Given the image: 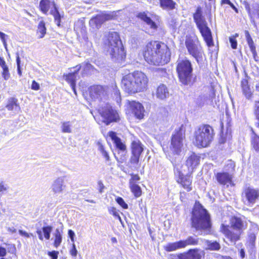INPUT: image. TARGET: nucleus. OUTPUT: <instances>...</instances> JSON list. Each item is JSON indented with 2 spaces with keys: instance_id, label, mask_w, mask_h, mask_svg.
<instances>
[{
  "instance_id": "nucleus-1",
  "label": "nucleus",
  "mask_w": 259,
  "mask_h": 259,
  "mask_svg": "<svg viewBox=\"0 0 259 259\" xmlns=\"http://www.w3.org/2000/svg\"><path fill=\"white\" fill-rule=\"evenodd\" d=\"M143 54L145 61L154 65H163L167 63L171 56L167 45L159 41H152L147 44Z\"/></svg>"
},
{
  "instance_id": "nucleus-2",
  "label": "nucleus",
  "mask_w": 259,
  "mask_h": 259,
  "mask_svg": "<svg viewBox=\"0 0 259 259\" xmlns=\"http://www.w3.org/2000/svg\"><path fill=\"white\" fill-rule=\"evenodd\" d=\"M148 79L142 72L135 71L123 76L121 87L127 93L134 94L146 90Z\"/></svg>"
},
{
  "instance_id": "nucleus-3",
  "label": "nucleus",
  "mask_w": 259,
  "mask_h": 259,
  "mask_svg": "<svg viewBox=\"0 0 259 259\" xmlns=\"http://www.w3.org/2000/svg\"><path fill=\"white\" fill-rule=\"evenodd\" d=\"M106 37L105 44L112 60L114 62L123 60L125 54L118 33L114 31L110 32Z\"/></svg>"
},
{
  "instance_id": "nucleus-4",
  "label": "nucleus",
  "mask_w": 259,
  "mask_h": 259,
  "mask_svg": "<svg viewBox=\"0 0 259 259\" xmlns=\"http://www.w3.org/2000/svg\"><path fill=\"white\" fill-rule=\"evenodd\" d=\"M231 227L235 231H231L229 229V226L222 224L221 231L225 235L231 243L235 244L236 241L240 239V236L243 231L246 229L247 224L241 218L234 217L230 220Z\"/></svg>"
},
{
  "instance_id": "nucleus-5",
  "label": "nucleus",
  "mask_w": 259,
  "mask_h": 259,
  "mask_svg": "<svg viewBox=\"0 0 259 259\" xmlns=\"http://www.w3.org/2000/svg\"><path fill=\"white\" fill-rule=\"evenodd\" d=\"M192 226L197 230H205L211 226L209 214L199 203H196L192 211Z\"/></svg>"
},
{
  "instance_id": "nucleus-6",
  "label": "nucleus",
  "mask_w": 259,
  "mask_h": 259,
  "mask_svg": "<svg viewBox=\"0 0 259 259\" xmlns=\"http://www.w3.org/2000/svg\"><path fill=\"white\" fill-rule=\"evenodd\" d=\"M213 137V130L208 125H202L194 132V144L198 147H206L211 143Z\"/></svg>"
},
{
  "instance_id": "nucleus-7",
  "label": "nucleus",
  "mask_w": 259,
  "mask_h": 259,
  "mask_svg": "<svg viewBox=\"0 0 259 259\" xmlns=\"http://www.w3.org/2000/svg\"><path fill=\"white\" fill-rule=\"evenodd\" d=\"M193 68L191 63L188 60L177 62V71L180 82L185 85L192 83Z\"/></svg>"
},
{
  "instance_id": "nucleus-8",
  "label": "nucleus",
  "mask_w": 259,
  "mask_h": 259,
  "mask_svg": "<svg viewBox=\"0 0 259 259\" xmlns=\"http://www.w3.org/2000/svg\"><path fill=\"white\" fill-rule=\"evenodd\" d=\"M185 45L189 54L194 57L198 63L202 60L203 51L197 39L187 36Z\"/></svg>"
},
{
  "instance_id": "nucleus-9",
  "label": "nucleus",
  "mask_w": 259,
  "mask_h": 259,
  "mask_svg": "<svg viewBox=\"0 0 259 259\" xmlns=\"http://www.w3.org/2000/svg\"><path fill=\"white\" fill-rule=\"evenodd\" d=\"M184 138L185 130L181 126L175 130L171 137L170 149L174 153L179 154L181 151Z\"/></svg>"
},
{
  "instance_id": "nucleus-10",
  "label": "nucleus",
  "mask_w": 259,
  "mask_h": 259,
  "mask_svg": "<svg viewBox=\"0 0 259 259\" xmlns=\"http://www.w3.org/2000/svg\"><path fill=\"white\" fill-rule=\"evenodd\" d=\"M99 112L107 125L112 122H117L120 119L117 111L109 104H106L105 106L100 108Z\"/></svg>"
},
{
  "instance_id": "nucleus-11",
  "label": "nucleus",
  "mask_w": 259,
  "mask_h": 259,
  "mask_svg": "<svg viewBox=\"0 0 259 259\" xmlns=\"http://www.w3.org/2000/svg\"><path fill=\"white\" fill-rule=\"evenodd\" d=\"M110 88L108 86L94 85L89 88L90 97L94 101H102L108 97Z\"/></svg>"
},
{
  "instance_id": "nucleus-12",
  "label": "nucleus",
  "mask_w": 259,
  "mask_h": 259,
  "mask_svg": "<svg viewBox=\"0 0 259 259\" xmlns=\"http://www.w3.org/2000/svg\"><path fill=\"white\" fill-rule=\"evenodd\" d=\"M198 238L189 236L185 240L169 243L165 246L164 248L167 251H173L179 249L185 248L189 245H196L198 244Z\"/></svg>"
},
{
  "instance_id": "nucleus-13",
  "label": "nucleus",
  "mask_w": 259,
  "mask_h": 259,
  "mask_svg": "<svg viewBox=\"0 0 259 259\" xmlns=\"http://www.w3.org/2000/svg\"><path fill=\"white\" fill-rule=\"evenodd\" d=\"M127 104V113L132 114L138 119L144 118L145 110L141 103L135 101H128Z\"/></svg>"
},
{
  "instance_id": "nucleus-14",
  "label": "nucleus",
  "mask_w": 259,
  "mask_h": 259,
  "mask_svg": "<svg viewBox=\"0 0 259 259\" xmlns=\"http://www.w3.org/2000/svg\"><path fill=\"white\" fill-rule=\"evenodd\" d=\"M200 158L194 153L191 154L187 159L186 164L182 166V172L192 174L194 169L199 163Z\"/></svg>"
},
{
  "instance_id": "nucleus-15",
  "label": "nucleus",
  "mask_w": 259,
  "mask_h": 259,
  "mask_svg": "<svg viewBox=\"0 0 259 259\" xmlns=\"http://www.w3.org/2000/svg\"><path fill=\"white\" fill-rule=\"evenodd\" d=\"M243 194L247 201V204L253 205L258 199L259 190L251 187H247L244 189Z\"/></svg>"
},
{
  "instance_id": "nucleus-16",
  "label": "nucleus",
  "mask_w": 259,
  "mask_h": 259,
  "mask_svg": "<svg viewBox=\"0 0 259 259\" xmlns=\"http://www.w3.org/2000/svg\"><path fill=\"white\" fill-rule=\"evenodd\" d=\"M143 151V147L139 141H134L132 143V155L130 161L132 163L138 164L140 156Z\"/></svg>"
},
{
  "instance_id": "nucleus-17",
  "label": "nucleus",
  "mask_w": 259,
  "mask_h": 259,
  "mask_svg": "<svg viewBox=\"0 0 259 259\" xmlns=\"http://www.w3.org/2000/svg\"><path fill=\"white\" fill-rule=\"evenodd\" d=\"M73 68L75 69L74 71L68 74H64L63 78L65 79L66 81L70 83V86L72 89L73 90L74 94L76 95V92L75 88V81L76 80V74L77 72L81 69V66L80 65H76Z\"/></svg>"
},
{
  "instance_id": "nucleus-18",
  "label": "nucleus",
  "mask_w": 259,
  "mask_h": 259,
  "mask_svg": "<svg viewBox=\"0 0 259 259\" xmlns=\"http://www.w3.org/2000/svg\"><path fill=\"white\" fill-rule=\"evenodd\" d=\"M64 178L59 177L54 180L51 185V190L54 194H59L65 189Z\"/></svg>"
},
{
  "instance_id": "nucleus-19",
  "label": "nucleus",
  "mask_w": 259,
  "mask_h": 259,
  "mask_svg": "<svg viewBox=\"0 0 259 259\" xmlns=\"http://www.w3.org/2000/svg\"><path fill=\"white\" fill-rule=\"evenodd\" d=\"M185 174L184 175L182 172H180L177 182L187 191H190L192 190V179L190 177L191 174Z\"/></svg>"
},
{
  "instance_id": "nucleus-20",
  "label": "nucleus",
  "mask_w": 259,
  "mask_h": 259,
  "mask_svg": "<svg viewBox=\"0 0 259 259\" xmlns=\"http://www.w3.org/2000/svg\"><path fill=\"white\" fill-rule=\"evenodd\" d=\"M203 252L198 249H190L187 253L180 254L179 259H201Z\"/></svg>"
},
{
  "instance_id": "nucleus-21",
  "label": "nucleus",
  "mask_w": 259,
  "mask_h": 259,
  "mask_svg": "<svg viewBox=\"0 0 259 259\" xmlns=\"http://www.w3.org/2000/svg\"><path fill=\"white\" fill-rule=\"evenodd\" d=\"M232 174L227 172H219L216 175L218 182L221 185L231 184L232 183Z\"/></svg>"
},
{
  "instance_id": "nucleus-22",
  "label": "nucleus",
  "mask_w": 259,
  "mask_h": 259,
  "mask_svg": "<svg viewBox=\"0 0 259 259\" xmlns=\"http://www.w3.org/2000/svg\"><path fill=\"white\" fill-rule=\"evenodd\" d=\"M199 31L203 36L205 41L208 47L213 46V42L212 38L210 29L208 26L199 29Z\"/></svg>"
},
{
  "instance_id": "nucleus-23",
  "label": "nucleus",
  "mask_w": 259,
  "mask_h": 259,
  "mask_svg": "<svg viewBox=\"0 0 259 259\" xmlns=\"http://www.w3.org/2000/svg\"><path fill=\"white\" fill-rule=\"evenodd\" d=\"M108 136L113 141L117 148L122 151L126 150V146L121 142V139L117 136L116 133L110 132L108 133Z\"/></svg>"
},
{
  "instance_id": "nucleus-24",
  "label": "nucleus",
  "mask_w": 259,
  "mask_h": 259,
  "mask_svg": "<svg viewBox=\"0 0 259 259\" xmlns=\"http://www.w3.org/2000/svg\"><path fill=\"white\" fill-rule=\"evenodd\" d=\"M156 97L160 100H164L169 96V92L167 87L162 84L158 87L156 92Z\"/></svg>"
},
{
  "instance_id": "nucleus-25",
  "label": "nucleus",
  "mask_w": 259,
  "mask_h": 259,
  "mask_svg": "<svg viewBox=\"0 0 259 259\" xmlns=\"http://www.w3.org/2000/svg\"><path fill=\"white\" fill-rule=\"evenodd\" d=\"M105 22L102 13H101L91 19L89 24L91 26L99 29Z\"/></svg>"
},
{
  "instance_id": "nucleus-26",
  "label": "nucleus",
  "mask_w": 259,
  "mask_h": 259,
  "mask_svg": "<svg viewBox=\"0 0 259 259\" xmlns=\"http://www.w3.org/2000/svg\"><path fill=\"white\" fill-rule=\"evenodd\" d=\"M138 17L142 20L144 21L150 27V28L153 30L157 29V26L155 23L153 22L150 17H148L145 12H141L139 13Z\"/></svg>"
},
{
  "instance_id": "nucleus-27",
  "label": "nucleus",
  "mask_w": 259,
  "mask_h": 259,
  "mask_svg": "<svg viewBox=\"0 0 259 259\" xmlns=\"http://www.w3.org/2000/svg\"><path fill=\"white\" fill-rule=\"evenodd\" d=\"M52 6H53L54 8L55 7H56L54 1H51V0H41L39 3V7L43 13L47 14Z\"/></svg>"
},
{
  "instance_id": "nucleus-28",
  "label": "nucleus",
  "mask_w": 259,
  "mask_h": 259,
  "mask_svg": "<svg viewBox=\"0 0 259 259\" xmlns=\"http://www.w3.org/2000/svg\"><path fill=\"white\" fill-rule=\"evenodd\" d=\"M160 7L164 10H173L176 8V3L172 0H159Z\"/></svg>"
},
{
  "instance_id": "nucleus-29",
  "label": "nucleus",
  "mask_w": 259,
  "mask_h": 259,
  "mask_svg": "<svg viewBox=\"0 0 259 259\" xmlns=\"http://www.w3.org/2000/svg\"><path fill=\"white\" fill-rule=\"evenodd\" d=\"M120 11L104 12L102 13L105 21L115 20L118 17Z\"/></svg>"
},
{
  "instance_id": "nucleus-30",
  "label": "nucleus",
  "mask_w": 259,
  "mask_h": 259,
  "mask_svg": "<svg viewBox=\"0 0 259 259\" xmlns=\"http://www.w3.org/2000/svg\"><path fill=\"white\" fill-rule=\"evenodd\" d=\"M245 33L247 44L249 47L251 52L253 54V57H255L257 55V53L253 41L248 31L246 30L245 31Z\"/></svg>"
},
{
  "instance_id": "nucleus-31",
  "label": "nucleus",
  "mask_w": 259,
  "mask_h": 259,
  "mask_svg": "<svg viewBox=\"0 0 259 259\" xmlns=\"http://www.w3.org/2000/svg\"><path fill=\"white\" fill-rule=\"evenodd\" d=\"M204 243L206 245V249L211 250H218L221 248L220 244L217 241L212 242L209 240H205Z\"/></svg>"
},
{
  "instance_id": "nucleus-32",
  "label": "nucleus",
  "mask_w": 259,
  "mask_h": 259,
  "mask_svg": "<svg viewBox=\"0 0 259 259\" xmlns=\"http://www.w3.org/2000/svg\"><path fill=\"white\" fill-rule=\"evenodd\" d=\"M37 34L39 38H42L46 33L45 23L43 21H40L38 25Z\"/></svg>"
},
{
  "instance_id": "nucleus-33",
  "label": "nucleus",
  "mask_w": 259,
  "mask_h": 259,
  "mask_svg": "<svg viewBox=\"0 0 259 259\" xmlns=\"http://www.w3.org/2000/svg\"><path fill=\"white\" fill-rule=\"evenodd\" d=\"M54 237V245L55 247L57 248L60 245L62 242V236L61 233L58 229H56L53 234Z\"/></svg>"
},
{
  "instance_id": "nucleus-34",
  "label": "nucleus",
  "mask_w": 259,
  "mask_h": 259,
  "mask_svg": "<svg viewBox=\"0 0 259 259\" xmlns=\"http://www.w3.org/2000/svg\"><path fill=\"white\" fill-rule=\"evenodd\" d=\"M130 187L135 197H139L142 195V190L139 185L132 184L130 185Z\"/></svg>"
},
{
  "instance_id": "nucleus-35",
  "label": "nucleus",
  "mask_w": 259,
  "mask_h": 259,
  "mask_svg": "<svg viewBox=\"0 0 259 259\" xmlns=\"http://www.w3.org/2000/svg\"><path fill=\"white\" fill-rule=\"evenodd\" d=\"M251 146L256 152H259V137L256 135L251 138Z\"/></svg>"
},
{
  "instance_id": "nucleus-36",
  "label": "nucleus",
  "mask_w": 259,
  "mask_h": 259,
  "mask_svg": "<svg viewBox=\"0 0 259 259\" xmlns=\"http://www.w3.org/2000/svg\"><path fill=\"white\" fill-rule=\"evenodd\" d=\"M71 127V125L69 121L63 122L61 126L62 132L64 133H71L72 132Z\"/></svg>"
},
{
  "instance_id": "nucleus-37",
  "label": "nucleus",
  "mask_w": 259,
  "mask_h": 259,
  "mask_svg": "<svg viewBox=\"0 0 259 259\" xmlns=\"http://www.w3.org/2000/svg\"><path fill=\"white\" fill-rule=\"evenodd\" d=\"M51 13L54 17L57 25L59 26L60 25L61 16L56 7H55L54 10L52 11Z\"/></svg>"
},
{
  "instance_id": "nucleus-38",
  "label": "nucleus",
  "mask_w": 259,
  "mask_h": 259,
  "mask_svg": "<svg viewBox=\"0 0 259 259\" xmlns=\"http://www.w3.org/2000/svg\"><path fill=\"white\" fill-rule=\"evenodd\" d=\"M235 164L234 161L230 160L225 166L227 172L232 174L234 171Z\"/></svg>"
},
{
  "instance_id": "nucleus-39",
  "label": "nucleus",
  "mask_w": 259,
  "mask_h": 259,
  "mask_svg": "<svg viewBox=\"0 0 259 259\" xmlns=\"http://www.w3.org/2000/svg\"><path fill=\"white\" fill-rule=\"evenodd\" d=\"M53 228L51 226L44 227L42 228V231L44 233V237L49 240L50 238L51 233L52 231Z\"/></svg>"
},
{
  "instance_id": "nucleus-40",
  "label": "nucleus",
  "mask_w": 259,
  "mask_h": 259,
  "mask_svg": "<svg viewBox=\"0 0 259 259\" xmlns=\"http://www.w3.org/2000/svg\"><path fill=\"white\" fill-rule=\"evenodd\" d=\"M108 211L111 214L113 215L114 217L117 218L120 222V223H122L121 219L119 216L118 211L116 208L114 207H110L108 208Z\"/></svg>"
},
{
  "instance_id": "nucleus-41",
  "label": "nucleus",
  "mask_w": 259,
  "mask_h": 259,
  "mask_svg": "<svg viewBox=\"0 0 259 259\" xmlns=\"http://www.w3.org/2000/svg\"><path fill=\"white\" fill-rule=\"evenodd\" d=\"M248 12L251 19H252V16L254 15H256L259 18V5L254 6L252 11L249 9Z\"/></svg>"
},
{
  "instance_id": "nucleus-42",
  "label": "nucleus",
  "mask_w": 259,
  "mask_h": 259,
  "mask_svg": "<svg viewBox=\"0 0 259 259\" xmlns=\"http://www.w3.org/2000/svg\"><path fill=\"white\" fill-rule=\"evenodd\" d=\"M254 114L257 121L256 123V126L259 128V101L255 102Z\"/></svg>"
},
{
  "instance_id": "nucleus-43",
  "label": "nucleus",
  "mask_w": 259,
  "mask_h": 259,
  "mask_svg": "<svg viewBox=\"0 0 259 259\" xmlns=\"http://www.w3.org/2000/svg\"><path fill=\"white\" fill-rule=\"evenodd\" d=\"M6 107L10 111H12L14 109L16 110L17 108H19L18 105L17 104V101L15 100H13L12 102L9 103L7 105Z\"/></svg>"
},
{
  "instance_id": "nucleus-44",
  "label": "nucleus",
  "mask_w": 259,
  "mask_h": 259,
  "mask_svg": "<svg viewBox=\"0 0 259 259\" xmlns=\"http://www.w3.org/2000/svg\"><path fill=\"white\" fill-rule=\"evenodd\" d=\"M196 23L199 29L207 26V23L204 18L196 22Z\"/></svg>"
},
{
  "instance_id": "nucleus-45",
  "label": "nucleus",
  "mask_w": 259,
  "mask_h": 259,
  "mask_svg": "<svg viewBox=\"0 0 259 259\" xmlns=\"http://www.w3.org/2000/svg\"><path fill=\"white\" fill-rule=\"evenodd\" d=\"M243 94L247 98H249L251 96V91L249 85L243 87L242 88Z\"/></svg>"
},
{
  "instance_id": "nucleus-46",
  "label": "nucleus",
  "mask_w": 259,
  "mask_h": 259,
  "mask_svg": "<svg viewBox=\"0 0 259 259\" xmlns=\"http://www.w3.org/2000/svg\"><path fill=\"white\" fill-rule=\"evenodd\" d=\"M3 71L2 72V74L5 80H7L10 77V73L9 72V68L4 67L2 68Z\"/></svg>"
},
{
  "instance_id": "nucleus-47",
  "label": "nucleus",
  "mask_w": 259,
  "mask_h": 259,
  "mask_svg": "<svg viewBox=\"0 0 259 259\" xmlns=\"http://www.w3.org/2000/svg\"><path fill=\"white\" fill-rule=\"evenodd\" d=\"M116 201L123 208H124V209L128 208V205L125 202L124 200L121 197H118L117 198H116Z\"/></svg>"
},
{
  "instance_id": "nucleus-48",
  "label": "nucleus",
  "mask_w": 259,
  "mask_h": 259,
  "mask_svg": "<svg viewBox=\"0 0 259 259\" xmlns=\"http://www.w3.org/2000/svg\"><path fill=\"white\" fill-rule=\"evenodd\" d=\"M80 66L81 67H82L83 68V70L85 73H88L93 69V66L91 64L88 63L83 64L82 65Z\"/></svg>"
},
{
  "instance_id": "nucleus-49",
  "label": "nucleus",
  "mask_w": 259,
  "mask_h": 259,
  "mask_svg": "<svg viewBox=\"0 0 259 259\" xmlns=\"http://www.w3.org/2000/svg\"><path fill=\"white\" fill-rule=\"evenodd\" d=\"M114 97L115 98V100L117 103L121 102V97L120 93L118 90L117 89H114Z\"/></svg>"
},
{
  "instance_id": "nucleus-50",
  "label": "nucleus",
  "mask_w": 259,
  "mask_h": 259,
  "mask_svg": "<svg viewBox=\"0 0 259 259\" xmlns=\"http://www.w3.org/2000/svg\"><path fill=\"white\" fill-rule=\"evenodd\" d=\"M202 18H203V17L202 16L201 11L198 9L196 12L194 14V19L195 22H196Z\"/></svg>"
},
{
  "instance_id": "nucleus-51",
  "label": "nucleus",
  "mask_w": 259,
  "mask_h": 259,
  "mask_svg": "<svg viewBox=\"0 0 259 259\" xmlns=\"http://www.w3.org/2000/svg\"><path fill=\"white\" fill-rule=\"evenodd\" d=\"M140 179V177L138 175H132L130 181V185L131 184H136V183Z\"/></svg>"
},
{
  "instance_id": "nucleus-52",
  "label": "nucleus",
  "mask_w": 259,
  "mask_h": 259,
  "mask_svg": "<svg viewBox=\"0 0 259 259\" xmlns=\"http://www.w3.org/2000/svg\"><path fill=\"white\" fill-rule=\"evenodd\" d=\"M229 40H230V42L231 44V47L232 48V49H236L237 48V40L235 39V37L234 36L231 37H230Z\"/></svg>"
},
{
  "instance_id": "nucleus-53",
  "label": "nucleus",
  "mask_w": 259,
  "mask_h": 259,
  "mask_svg": "<svg viewBox=\"0 0 259 259\" xmlns=\"http://www.w3.org/2000/svg\"><path fill=\"white\" fill-rule=\"evenodd\" d=\"M7 249L9 252L15 253L16 250V247L14 244H8Z\"/></svg>"
},
{
  "instance_id": "nucleus-54",
  "label": "nucleus",
  "mask_w": 259,
  "mask_h": 259,
  "mask_svg": "<svg viewBox=\"0 0 259 259\" xmlns=\"http://www.w3.org/2000/svg\"><path fill=\"white\" fill-rule=\"evenodd\" d=\"M70 253L72 256L74 257H76L77 254V250L76 248V246L74 243H73L72 244V249L70 250Z\"/></svg>"
},
{
  "instance_id": "nucleus-55",
  "label": "nucleus",
  "mask_w": 259,
  "mask_h": 259,
  "mask_svg": "<svg viewBox=\"0 0 259 259\" xmlns=\"http://www.w3.org/2000/svg\"><path fill=\"white\" fill-rule=\"evenodd\" d=\"M59 252L57 251H49L48 255L52 257V259H57Z\"/></svg>"
},
{
  "instance_id": "nucleus-56",
  "label": "nucleus",
  "mask_w": 259,
  "mask_h": 259,
  "mask_svg": "<svg viewBox=\"0 0 259 259\" xmlns=\"http://www.w3.org/2000/svg\"><path fill=\"white\" fill-rule=\"evenodd\" d=\"M97 145L98 146V150L100 152L101 154L106 151L104 146L100 142L98 141L97 143Z\"/></svg>"
},
{
  "instance_id": "nucleus-57",
  "label": "nucleus",
  "mask_w": 259,
  "mask_h": 259,
  "mask_svg": "<svg viewBox=\"0 0 259 259\" xmlns=\"http://www.w3.org/2000/svg\"><path fill=\"white\" fill-rule=\"evenodd\" d=\"M97 145L98 146V150L100 152L101 154L106 151L104 146L100 142L98 141L97 143Z\"/></svg>"
},
{
  "instance_id": "nucleus-58",
  "label": "nucleus",
  "mask_w": 259,
  "mask_h": 259,
  "mask_svg": "<svg viewBox=\"0 0 259 259\" xmlns=\"http://www.w3.org/2000/svg\"><path fill=\"white\" fill-rule=\"evenodd\" d=\"M19 233L21 236H24L27 238H29L30 236H33V234L32 233H28L27 232L22 230H19Z\"/></svg>"
},
{
  "instance_id": "nucleus-59",
  "label": "nucleus",
  "mask_w": 259,
  "mask_h": 259,
  "mask_svg": "<svg viewBox=\"0 0 259 259\" xmlns=\"http://www.w3.org/2000/svg\"><path fill=\"white\" fill-rule=\"evenodd\" d=\"M6 254H7L6 248L4 247L0 246V257H2H2L5 256L6 255Z\"/></svg>"
},
{
  "instance_id": "nucleus-60",
  "label": "nucleus",
  "mask_w": 259,
  "mask_h": 259,
  "mask_svg": "<svg viewBox=\"0 0 259 259\" xmlns=\"http://www.w3.org/2000/svg\"><path fill=\"white\" fill-rule=\"evenodd\" d=\"M31 89L34 90H38L39 89V85L35 81L33 80L31 84Z\"/></svg>"
},
{
  "instance_id": "nucleus-61",
  "label": "nucleus",
  "mask_w": 259,
  "mask_h": 259,
  "mask_svg": "<svg viewBox=\"0 0 259 259\" xmlns=\"http://www.w3.org/2000/svg\"><path fill=\"white\" fill-rule=\"evenodd\" d=\"M68 234L69 237L70 238L71 241L74 242V236H75L74 232L71 230H69Z\"/></svg>"
},
{
  "instance_id": "nucleus-62",
  "label": "nucleus",
  "mask_w": 259,
  "mask_h": 259,
  "mask_svg": "<svg viewBox=\"0 0 259 259\" xmlns=\"http://www.w3.org/2000/svg\"><path fill=\"white\" fill-rule=\"evenodd\" d=\"M0 66L2 68H4V67H7L8 66L6 64V63L4 60V59L0 56Z\"/></svg>"
},
{
  "instance_id": "nucleus-63",
  "label": "nucleus",
  "mask_w": 259,
  "mask_h": 259,
  "mask_svg": "<svg viewBox=\"0 0 259 259\" xmlns=\"http://www.w3.org/2000/svg\"><path fill=\"white\" fill-rule=\"evenodd\" d=\"M102 155L103 157L105 159L106 161H108L110 160V156L106 151L102 153Z\"/></svg>"
},
{
  "instance_id": "nucleus-64",
  "label": "nucleus",
  "mask_w": 259,
  "mask_h": 259,
  "mask_svg": "<svg viewBox=\"0 0 259 259\" xmlns=\"http://www.w3.org/2000/svg\"><path fill=\"white\" fill-rule=\"evenodd\" d=\"M36 233L38 236L39 239L42 241L44 240V237L42 236V231L38 229L36 231Z\"/></svg>"
}]
</instances>
